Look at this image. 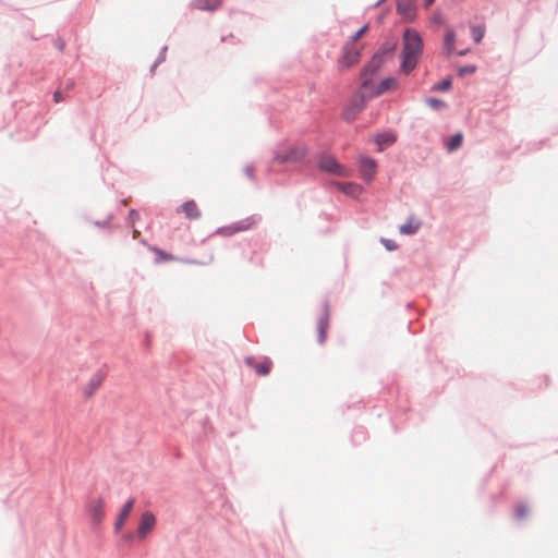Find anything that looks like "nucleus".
<instances>
[{
	"label": "nucleus",
	"mask_w": 558,
	"mask_h": 558,
	"mask_svg": "<svg viewBox=\"0 0 558 558\" xmlns=\"http://www.w3.org/2000/svg\"><path fill=\"white\" fill-rule=\"evenodd\" d=\"M365 106V99L362 95L355 96L347 108L343 110V118L347 121L355 119L356 114L362 111Z\"/></svg>",
	"instance_id": "obj_7"
},
{
	"label": "nucleus",
	"mask_w": 558,
	"mask_h": 558,
	"mask_svg": "<svg viewBox=\"0 0 558 558\" xmlns=\"http://www.w3.org/2000/svg\"><path fill=\"white\" fill-rule=\"evenodd\" d=\"M105 500L102 497H96L88 501L87 511L93 521L99 523L104 518Z\"/></svg>",
	"instance_id": "obj_9"
},
{
	"label": "nucleus",
	"mask_w": 558,
	"mask_h": 558,
	"mask_svg": "<svg viewBox=\"0 0 558 558\" xmlns=\"http://www.w3.org/2000/svg\"><path fill=\"white\" fill-rule=\"evenodd\" d=\"M138 235H140V231L136 229L133 230V238L136 239Z\"/></svg>",
	"instance_id": "obj_35"
},
{
	"label": "nucleus",
	"mask_w": 558,
	"mask_h": 558,
	"mask_svg": "<svg viewBox=\"0 0 558 558\" xmlns=\"http://www.w3.org/2000/svg\"><path fill=\"white\" fill-rule=\"evenodd\" d=\"M134 498L129 499L125 505L123 506L116 523H114V530L119 531L122 529V526L125 524L130 513L132 512L133 506H134Z\"/></svg>",
	"instance_id": "obj_13"
},
{
	"label": "nucleus",
	"mask_w": 558,
	"mask_h": 558,
	"mask_svg": "<svg viewBox=\"0 0 558 558\" xmlns=\"http://www.w3.org/2000/svg\"><path fill=\"white\" fill-rule=\"evenodd\" d=\"M102 380L104 378L101 375L93 376L84 388V395L86 397L93 396V393L101 386Z\"/></svg>",
	"instance_id": "obj_18"
},
{
	"label": "nucleus",
	"mask_w": 558,
	"mask_h": 558,
	"mask_svg": "<svg viewBox=\"0 0 558 558\" xmlns=\"http://www.w3.org/2000/svg\"><path fill=\"white\" fill-rule=\"evenodd\" d=\"M363 45L347 41L342 48V56L339 60V65L348 69L360 61Z\"/></svg>",
	"instance_id": "obj_2"
},
{
	"label": "nucleus",
	"mask_w": 558,
	"mask_h": 558,
	"mask_svg": "<svg viewBox=\"0 0 558 558\" xmlns=\"http://www.w3.org/2000/svg\"><path fill=\"white\" fill-rule=\"evenodd\" d=\"M423 41L420 34L414 29H407L403 35V50L401 69L404 73H410L417 64L422 53Z\"/></svg>",
	"instance_id": "obj_1"
},
{
	"label": "nucleus",
	"mask_w": 558,
	"mask_h": 558,
	"mask_svg": "<svg viewBox=\"0 0 558 558\" xmlns=\"http://www.w3.org/2000/svg\"><path fill=\"white\" fill-rule=\"evenodd\" d=\"M369 81L367 78H364L362 87L366 90L368 86Z\"/></svg>",
	"instance_id": "obj_34"
},
{
	"label": "nucleus",
	"mask_w": 558,
	"mask_h": 558,
	"mask_svg": "<svg viewBox=\"0 0 558 558\" xmlns=\"http://www.w3.org/2000/svg\"><path fill=\"white\" fill-rule=\"evenodd\" d=\"M472 37L475 43H480L485 34V27L482 25L473 26L471 28Z\"/></svg>",
	"instance_id": "obj_24"
},
{
	"label": "nucleus",
	"mask_w": 558,
	"mask_h": 558,
	"mask_svg": "<svg viewBox=\"0 0 558 558\" xmlns=\"http://www.w3.org/2000/svg\"><path fill=\"white\" fill-rule=\"evenodd\" d=\"M475 70H476L475 65H468V66L461 68L459 70V74L460 75L472 74L475 72Z\"/></svg>",
	"instance_id": "obj_27"
},
{
	"label": "nucleus",
	"mask_w": 558,
	"mask_h": 558,
	"mask_svg": "<svg viewBox=\"0 0 558 558\" xmlns=\"http://www.w3.org/2000/svg\"><path fill=\"white\" fill-rule=\"evenodd\" d=\"M336 185L342 193L351 197H357L363 191L361 185L353 182L337 183Z\"/></svg>",
	"instance_id": "obj_16"
},
{
	"label": "nucleus",
	"mask_w": 558,
	"mask_h": 558,
	"mask_svg": "<svg viewBox=\"0 0 558 558\" xmlns=\"http://www.w3.org/2000/svg\"><path fill=\"white\" fill-rule=\"evenodd\" d=\"M126 539H131L132 538V534H129L125 536Z\"/></svg>",
	"instance_id": "obj_37"
},
{
	"label": "nucleus",
	"mask_w": 558,
	"mask_h": 558,
	"mask_svg": "<svg viewBox=\"0 0 558 558\" xmlns=\"http://www.w3.org/2000/svg\"><path fill=\"white\" fill-rule=\"evenodd\" d=\"M398 80L395 77H387L383 80L377 89L371 92V96H379L384 93L395 90L398 87Z\"/></svg>",
	"instance_id": "obj_14"
},
{
	"label": "nucleus",
	"mask_w": 558,
	"mask_h": 558,
	"mask_svg": "<svg viewBox=\"0 0 558 558\" xmlns=\"http://www.w3.org/2000/svg\"><path fill=\"white\" fill-rule=\"evenodd\" d=\"M385 246L389 250V251H392L397 247L396 243L393 241H390V240H384L383 241Z\"/></svg>",
	"instance_id": "obj_30"
},
{
	"label": "nucleus",
	"mask_w": 558,
	"mask_h": 558,
	"mask_svg": "<svg viewBox=\"0 0 558 558\" xmlns=\"http://www.w3.org/2000/svg\"><path fill=\"white\" fill-rule=\"evenodd\" d=\"M150 250L158 256L157 262H166V260H175L177 259L173 255L166 253L165 251H162L158 247H150Z\"/></svg>",
	"instance_id": "obj_23"
},
{
	"label": "nucleus",
	"mask_w": 558,
	"mask_h": 558,
	"mask_svg": "<svg viewBox=\"0 0 558 558\" xmlns=\"http://www.w3.org/2000/svg\"><path fill=\"white\" fill-rule=\"evenodd\" d=\"M156 525V518L150 511H145L140 520L137 527V536L140 538H145L148 533H150Z\"/></svg>",
	"instance_id": "obj_6"
},
{
	"label": "nucleus",
	"mask_w": 558,
	"mask_h": 558,
	"mask_svg": "<svg viewBox=\"0 0 558 558\" xmlns=\"http://www.w3.org/2000/svg\"><path fill=\"white\" fill-rule=\"evenodd\" d=\"M377 170V165L374 159L367 157L360 158V173L364 181L371 182Z\"/></svg>",
	"instance_id": "obj_8"
},
{
	"label": "nucleus",
	"mask_w": 558,
	"mask_h": 558,
	"mask_svg": "<svg viewBox=\"0 0 558 558\" xmlns=\"http://www.w3.org/2000/svg\"><path fill=\"white\" fill-rule=\"evenodd\" d=\"M435 0H426V5L428 7L429 4H432Z\"/></svg>",
	"instance_id": "obj_36"
},
{
	"label": "nucleus",
	"mask_w": 558,
	"mask_h": 558,
	"mask_svg": "<svg viewBox=\"0 0 558 558\" xmlns=\"http://www.w3.org/2000/svg\"><path fill=\"white\" fill-rule=\"evenodd\" d=\"M178 213H182L185 216V218L190 220L199 219L202 216L199 207L193 199L183 203L178 209Z\"/></svg>",
	"instance_id": "obj_10"
},
{
	"label": "nucleus",
	"mask_w": 558,
	"mask_h": 558,
	"mask_svg": "<svg viewBox=\"0 0 558 558\" xmlns=\"http://www.w3.org/2000/svg\"><path fill=\"white\" fill-rule=\"evenodd\" d=\"M376 68L377 65H373L372 63L367 64L362 72V76L365 77L368 72H371V74H374L376 72Z\"/></svg>",
	"instance_id": "obj_28"
},
{
	"label": "nucleus",
	"mask_w": 558,
	"mask_h": 558,
	"mask_svg": "<svg viewBox=\"0 0 558 558\" xmlns=\"http://www.w3.org/2000/svg\"><path fill=\"white\" fill-rule=\"evenodd\" d=\"M329 327V314L324 311L317 323L318 342L324 343L327 337V329Z\"/></svg>",
	"instance_id": "obj_15"
},
{
	"label": "nucleus",
	"mask_w": 558,
	"mask_h": 558,
	"mask_svg": "<svg viewBox=\"0 0 558 558\" xmlns=\"http://www.w3.org/2000/svg\"><path fill=\"white\" fill-rule=\"evenodd\" d=\"M254 168L252 166H245L243 169H242V173H243V177L246 178L247 180H253L254 179Z\"/></svg>",
	"instance_id": "obj_26"
},
{
	"label": "nucleus",
	"mask_w": 558,
	"mask_h": 558,
	"mask_svg": "<svg viewBox=\"0 0 558 558\" xmlns=\"http://www.w3.org/2000/svg\"><path fill=\"white\" fill-rule=\"evenodd\" d=\"M246 364L253 367L258 375L266 376L269 374L272 362L266 357L262 362L257 363L253 357H247L245 360Z\"/></svg>",
	"instance_id": "obj_12"
},
{
	"label": "nucleus",
	"mask_w": 558,
	"mask_h": 558,
	"mask_svg": "<svg viewBox=\"0 0 558 558\" xmlns=\"http://www.w3.org/2000/svg\"><path fill=\"white\" fill-rule=\"evenodd\" d=\"M454 41H456V33L453 29H448L445 36V49L448 54L452 53L454 50Z\"/></svg>",
	"instance_id": "obj_20"
},
{
	"label": "nucleus",
	"mask_w": 558,
	"mask_h": 558,
	"mask_svg": "<svg viewBox=\"0 0 558 558\" xmlns=\"http://www.w3.org/2000/svg\"><path fill=\"white\" fill-rule=\"evenodd\" d=\"M421 222L414 217L408 218V220L400 226V232L403 234H414L420 229Z\"/></svg>",
	"instance_id": "obj_19"
},
{
	"label": "nucleus",
	"mask_w": 558,
	"mask_h": 558,
	"mask_svg": "<svg viewBox=\"0 0 558 558\" xmlns=\"http://www.w3.org/2000/svg\"><path fill=\"white\" fill-rule=\"evenodd\" d=\"M306 155V148L305 147H289L282 151H278L274 158V160L278 163H284V162H299L301 161Z\"/></svg>",
	"instance_id": "obj_5"
},
{
	"label": "nucleus",
	"mask_w": 558,
	"mask_h": 558,
	"mask_svg": "<svg viewBox=\"0 0 558 558\" xmlns=\"http://www.w3.org/2000/svg\"><path fill=\"white\" fill-rule=\"evenodd\" d=\"M367 29H368V25L365 24L348 41L357 44V40L367 32Z\"/></svg>",
	"instance_id": "obj_25"
},
{
	"label": "nucleus",
	"mask_w": 558,
	"mask_h": 558,
	"mask_svg": "<svg viewBox=\"0 0 558 558\" xmlns=\"http://www.w3.org/2000/svg\"><path fill=\"white\" fill-rule=\"evenodd\" d=\"M318 167L320 170L339 175L350 177L352 171L339 163L336 158L331 155H323L318 160Z\"/></svg>",
	"instance_id": "obj_3"
},
{
	"label": "nucleus",
	"mask_w": 558,
	"mask_h": 558,
	"mask_svg": "<svg viewBox=\"0 0 558 558\" xmlns=\"http://www.w3.org/2000/svg\"><path fill=\"white\" fill-rule=\"evenodd\" d=\"M397 11L404 20L412 21L415 17L414 0H400L397 5Z\"/></svg>",
	"instance_id": "obj_11"
},
{
	"label": "nucleus",
	"mask_w": 558,
	"mask_h": 558,
	"mask_svg": "<svg viewBox=\"0 0 558 558\" xmlns=\"http://www.w3.org/2000/svg\"><path fill=\"white\" fill-rule=\"evenodd\" d=\"M130 217L134 221V220L138 219V214L135 210H131Z\"/></svg>",
	"instance_id": "obj_32"
},
{
	"label": "nucleus",
	"mask_w": 558,
	"mask_h": 558,
	"mask_svg": "<svg viewBox=\"0 0 558 558\" xmlns=\"http://www.w3.org/2000/svg\"><path fill=\"white\" fill-rule=\"evenodd\" d=\"M222 0H194L192 5L197 10L215 11L220 8Z\"/></svg>",
	"instance_id": "obj_17"
},
{
	"label": "nucleus",
	"mask_w": 558,
	"mask_h": 558,
	"mask_svg": "<svg viewBox=\"0 0 558 558\" xmlns=\"http://www.w3.org/2000/svg\"><path fill=\"white\" fill-rule=\"evenodd\" d=\"M451 86V81L450 80H445L444 82H441L439 85H437V89L439 90H448Z\"/></svg>",
	"instance_id": "obj_29"
},
{
	"label": "nucleus",
	"mask_w": 558,
	"mask_h": 558,
	"mask_svg": "<svg viewBox=\"0 0 558 558\" xmlns=\"http://www.w3.org/2000/svg\"><path fill=\"white\" fill-rule=\"evenodd\" d=\"M257 223V219L255 217H247L243 220L234 222L232 225L221 227L217 230V233L221 236H231L238 232H243L250 230L253 226Z\"/></svg>",
	"instance_id": "obj_4"
},
{
	"label": "nucleus",
	"mask_w": 558,
	"mask_h": 558,
	"mask_svg": "<svg viewBox=\"0 0 558 558\" xmlns=\"http://www.w3.org/2000/svg\"><path fill=\"white\" fill-rule=\"evenodd\" d=\"M53 99L56 102H60L63 100V95L60 90H57L54 94H53Z\"/></svg>",
	"instance_id": "obj_31"
},
{
	"label": "nucleus",
	"mask_w": 558,
	"mask_h": 558,
	"mask_svg": "<svg viewBox=\"0 0 558 558\" xmlns=\"http://www.w3.org/2000/svg\"><path fill=\"white\" fill-rule=\"evenodd\" d=\"M396 141V136L391 133L379 134L376 136V143L379 145V150L383 149L381 145H391Z\"/></svg>",
	"instance_id": "obj_22"
},
{
	"label": "nucleus",
	"mask_w": 558,
	"mask_h": 558,
	"mask_svg": "<svg viewBox=\"0 0 558 558\" xmlns=\"http://www.w3.org/2000/svg\"><path fill=\"white\" fill-rule=\"evenodd\" d=\"M462 140H463V135L461 133H457L453 136H451L446 142V147H447L448 151H453V150L458 149L462 144Z\"/></svg>",
	"instance_id": "obj_21"
},
{
	"label": "nucleus",
	"mask_w": 558,
	"mask_h": 558,
	"mask_svg": "<svg viewBox=\"0 0 558 558\" xmlns=\"http://www.w3.org/2000/svg\"><path fill=\"white\" fill-rule=\"evenodd\" d=\"M525 512H526V509H525V508H519V509L517 510V513H518V515H519V517H523V515L525 514Z\"/></svg>",
	"instance_id": "obj_33"
}]
</instances>
